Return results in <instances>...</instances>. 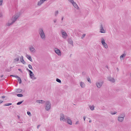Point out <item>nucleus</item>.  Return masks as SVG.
Segmentation results:
<instances>
[{
	"instance_id": "nucleus-55",
	"label": "nucleus",
	"mask_w": 131,
	"mask_h": 131,
	"mask_svg": "<svg viewBox=\"0 0 131 131\" xmlns=\"http://www.w3.org/2000/svg\"><path fill=\"white\" fill-rule=\"evenodd\" d=\"M84 72H82V74H84Z\"/></svg>"
},
{
	"instance_id": "nucleus-4",
	"label": "nucleus",
	"mask_w": 131,
	"mask_h": 131,
	"mask_svg": "<svg viewBox=\"0 0 131 131\" xmlns=\"http://www.w3.org/2000/svg\"><path fill=\"white\" fill-rule=\"evenodd\" d=\"M46 106L45 109L47 111H49L50 108V103L49 101H47L46 102Z\"/></svg>"
},
{
	"instance_id": "nucleus-37",
	"label": "nucleus",
	"mask_w": 131,
	"mask_h": 131,
	"mask_svg": "<svg viewBox=\"0 0 131 131\" xmlns=\"http://www.w3.org/2000/svg\"><path fill=\"white\" fill-rule=\"evenodd\" d=\"M26 70L27 71H28L29 72V73H31V70H30L28 69V68H27L26 69Z\"/></svg>"
},
{
	"instance_id": "nucleus-44",
	"label": "nucleus",
	"mask_w": 131,
	"mask_h": 131,
	"mask_svg": "<svg viewBox=\"0 0 131 131\" xmlns=\"http://www.w3.org/2000/svg\"><path fill=\"white\" fill-rule=\"evenodd\" d=\"M3 102V101L2 100H0V104L2 103Z\"/></svg>"
},
{
	"instance_id": "nucleus-22",
	"label": "nucleus",
	"mask_w": 131,
	"mask_h": 131,
	"mask_svg": "<svg viewBox=\"0 0 131 131\" xmlns=\"http://www.w3.org/2000/svg\"><path fill=\"white\" fill-rule=\"evenodd\" d=\"M19 56H18L17 58L14 59V62H16L19 60Z\"/></svg>"
},
{
	"instance_id": "nucleus-26",
	"label": "nucleus",
	"mask_w": 131,
	"mask_h": 131,
	"mask_svg": "<svg viewBox=\"0 0 131 131\" xmlns=\"http://www.w3.org/2000/svg\"><path fill=\"white\" fill-rule=\"evenodd\" d=\"M23 101H24L23 100V101L19 102H18L17 103V105H19L20 104H21L23 102Z\"/></svg>"
},
{
	"instance_id": "nucleus-36",
	"label": "nucleus",
	"mask_w": 131,
	"mask_h": 131,
	"mask_svg": "<svg viewBox=\"0 0 131 131\" xmlns=\"http://www.w3.org/2000/svg\"><path fill=\"white\" fill-rule=\"evenodd\" d=\"M10 76L12 77H15V78H17V76H17V75H10Z\"/></svg>"
},
{
	"instance_id": "nucleus-7",
	"label": "nucleus",
	"mask_w": 131,
	"mask_h": 131,
	"mask_svg": "<svg viewBox=\"0 0 131 131\" xmlns=\"http://www.w3.org/2000/svg\"><path fill=\"white\" fill-rule=\"evenodd\" d=\"M67 118H65L64 115L63 114H61L60 115V120L61 121L62 120L64 122H66Z\"/></svg>"
},
{
	"instance_id": "nucleus-46",
	"label": "nucleus",
	"mask_w": 131,
	"mask_h": 131,
	"mask_svg": "<svg viewBox=\"0 0 131 131\" xmlns=\"http://www.w3.org/2000/svg\"><path fill=\"white\" fill-rule=\"evenodd\" d=\"M40 125H38V126H37V128H39V127H40Z\"/></svg>"
},
{
	"instance_id": "nucleus-34",
	"label": "nucleus",
	"mask_w": 131,
	"mask_h": 131,
	"mask_svg": "<svg viewBox=\"0 0 131 131\" xmlns=\"http://www.w3.org/2000/svg\"><path fill=\"white\" fill-rule=\"evenodd\" d=\"M3 0H0V6H2V3Z\"/></svg>"
},
{
	"instance_id": "nucleus-31",
	"label": "nucleus",
	"mask_w": 131,
	"mask_h": 131,
	"mask_svg": "<svg viewBox=\"0 0 131 131\" xmlns=\"http://www.w3.org/2000/svg\"><path fill=\"white\" fill-rule=\"evenodd\" d=\"M87 80L89 83H91V81L90 78H87Z\"/></svg>"
},
{
	"instance_id": "nucleus-21",
	"label": "nucleus",
	"mask_w": 131,
	"mask_h": 131,
	"mask_svg": "<svg viewBox=\"0 0 131 131\" xmlns=\"http://www.w3.org/2000/svg\"><path fill=\"white\" fill-rule=\"evenodd\" d=\"M16 91L15 92L17 93H20L22 91V89H16L15 90Z\"/></svg>"
},
{
	"instance_id": "nucleus-48",
	"label": "nucleus",
	"mask_w": 131,
	"mask_h": 131,
	"mask_svg": "<svg viewBox=\"0 0 131 131\" xmlns=\"http://www.w3.org/2000/svg\"><path fill=\"white\" fill-rule=\"evenodd\" d=\"M116 70L117 71H118L119 70V69L118 68H116Z\"/></svg>"
},
{
	"instance_id": "nucleus-49",
	"label": "nucleus",
	"mask_w": 131,
	"mask_h": 131,
	"mask_svg": "<svg viewBox=\"0 0 131 131\" xmlns=\"http://www.w3.org/2000/svg\"><path fill=\"white\" fill-rule=\"evenodd\" d=\"M63 17L62 18L61 20L62 21L63 20Z\"/></svg>"
},
{
	"instance_id": "nucleus-38",
	"label": "nucleus",
	"mask_w": 131,
	"mask_h": 131,
	"mask_svg": "<svg viewBox=\"0 0 131 131\" xmlns=\"http://www.w3.org/2000/svg\"><path fill=\"white\" fill-rule=\"evenodd\" d=\"M85 35H86L85 34H83L81 37V38H83L84 37Z\"/></svg>"
},
{
	"instance_id": "nucleus-33",
	"label": "nucleus",
	"mask_w": 131,
	"mask_h": 131,
	"mask_svg": "<svg viewBox=\"0 0 131 131\" xmlns=\"http://www.w3.org/2000/svg\"><path fill=\"white\" fill-rule=\"evenodd\" d=\"M58 11H56L55 12V16H56L58 14Z\"/></svg>"
},
{
	"instance_id": "nucleus-47",
	"label": "nucleus",
	"mask_w": 131,
	"mask_h": 131,
	"mask_svg": "<svg viewBox=\"0 0 131 131\" xmlns=\"http://www.w3.org/2000/svg\"><path fill=\"white\" fill-rule=\"evenodd\" d=\"M2 98L3 99L4 98H5V96H2Z\"/></svg>"
},
{
	"instance_id": "nucleus-27",
	"label": "nucleus",
	"mask_w": 131,
	"mask_h": 131,
	"mask_svg": "<svg viewBox=\"0 0 131 131\" xmlns=\"http://www.w3.org/2000/svg\"><path fill=\"white\" fill-rule=\"evenodd\" d=\"M17 95L18 97H22L23 96V95L21 94H18Z\"/></svg>"
},
{
	"instance_id": "nucleus-13",
	"label": "nucleus",
	"mask_w": 131,
	"mask_h": 131,
	"mask_svg": "<svg viewBox=\"0 0 131 131\" xmlns=\"http://www.w3.org/2000/svg\"><path fill=\"white\" fill-rule=\"evenodd\" d=\"M100 32L103 33H104L105 32V30L104 29L102 24L101 25L100 27Z\"/></svg>"
},
{
	"instance_id": "nucleus-8",
	"label": "nucleus",
	"mask_w": 131,
	"mask_h": 131,
	"mask_svg": "<svg viewBox=\"0 0 131 131\" xmlns=\"http://www.w3.org/2000/svg\"><path fill=\"white\" fill-rule=\"evenodd\" d=\"M107 79L109 81L112 83H114L115 82V80L112 77L110 76H109L107 77Z\"/></svg>"
},
{
	"instance_id": "nucleus-41",
	"label": "nucleus",
	"mask_w": 131,
	"mask_h": 131,
	"mask_svg": "<svg viewBox=\"0 0 131 131\" xmlns=\"http://www.w3.org/2000/svg\"><path fill=\"white\" fill-rule=\"evenodd\" d=\"M18 70L19 71H20L21 73H22V72H22V71L21 70V69H18Z\"/></svg>"
},
{
	"instance_id": "nucleus-1",
	"label": "nucleus",
	"mask_w": 131,
	"mask_h": 131,
	"mask_svg": "<svg viewBox=\"0 0 131 131\" xmlns=\"http://www.w3.org/2000/svg\"><path fill=\"white\" fill-rule=\"evenodd\" d=\"M19 15L17 14L15 15L12 17V19L8 21L7 23V25L8 26H10L14 23L19 17Z\"/></svg>"
},
{
	"instance_id": "nucleus-9",
	"label": "nucleus",
	"mask_w": 131,
	"mask_h": 131,
	"mask_svg": "<svg viewBox=\"0 0 131 131\" xmlns=\"http://www.w3.org/2000/svg\"><path fill=\"white\" fill-rule=\"evenodd\" d=\"M61 33L64 39H66L68 36L66 32L65 31L62 30L61 31Z\"/></svg>"
},
{
	"instance_id": "nucleus-56",
	"label": "nucleus",
	"mask_w": 131,
	"mask_h": 131,
	"mask_svg": "<svg viewBox=\"0 0 131 131\" xmlns=\"http://www.w3.org/2000/svg\"><path fill=\"white\" fill-rule=\"evenodd\" d=\"M94 131H96V130H95Z\"/></svg>"
},
{
	"instance_id": "nucleus-15",
	"label": "nucleus",
	"mask_w": 131,
	"mask_h": 131,
	"mask_svg": "<svg viewBox=\"0 0 131 131\" xmlns=\"http://www.w3.org/2000/svg\"><path fill=\"white\" fill-rule=\"evenodd\" d=\"M68 41L69 44L71 45L72 46H73V42L71 38H69Z\"/></svg>"
},
{
	"instance_id": "nucleus-42",
	"label": "nucleus",
	"mask_w": 131,
	"mask_h": 131,
	"mask_svg": "<svg viewBox=\"0 0 131 131\" xmlns=\"http://www.w3.org/2000/svg\"><path fill=\"white\" fill-rule=\"evenodd\" d=\"M3 16V15L2 13H0V17H1Z\"/></svg>"
},
{
	"instance_id": "nucleus-16",
	"label": "nucleus",
	"mask_w": 131,
	"mask_h": 131,
	"mask_svg": "<svg viewBox=\"0 0 131 131\" xmlns=\"http://www.w3.org/2000/svg\"><path fill=\"white\" fill-rule=\"evenodd\" d=\"M20 62L24 64H26V63L24 60L23 57V56H21L20 57Z\"/></svg>"
},
{
	"instance_id": "nucleus-45",
	"label": "nucleus",
	"mask_w": 131,
	"mask_h": 131,
	"mask_svg": "<svg viewBox=\"0 0 131 131\" xmlns=\"http://www.w3.org/2000/svg\"><path fill=\"white\" fill-rule=\"evenodd\" d=\"M83 119H84V121H85V116L83 117Z\"/></svg>"
},
{
	"instance_id": "nucleus-14",
	"label": "nucleus",
	"mask_w": 131,
	"mask_h": 131,
	"mask_svg": "<svg viewBox=\"0 0 131 131\" xmlns=\"http://www.w3.org/2000/svg\"><path fill=\"white\" fill-rule=\"evenodd\" d=\"M72 3L73 6L75 7V8H76V9H79V8L78 7V6L75 2H73Z\"/></svg>"
},
{
	"instance_id": "nucleus-50",
	"label": "nucleus",
	"mask_w": 131,
	"mask_h": 131,
	"mask_svg": "<svg viewBox=\"0 0 131 131\" xmlns=\"http://www.w3.org/2000/svg\"><path fill=\"white\" fill-rule=\"evenodd\" d=\"M11 70L10 69H9V70H8V71H7L9 72V71H11Z\"/></svg>"
},
{
	"instance_id": "nucleus-30",
	"label": "nucleus",
	"mask_w": 131,
	"mask_h": 131,
	"mask_svg": "<svg viewBox=\"0 0 131 131\" xmlns=\"http://www.w3.org/2000/svg\"><path fill=\"white\" fill-rule=\"evenodd\" d=\"M28 67L29 69L33 70L32 66L31 64H29L28 65Z\"/></svg>"
},
{
	"instance_id": "nucleus-6",
	"label": "nucleus",
	"mask_w": 131,
	"mask_h": 131,
	"mask_svg": "<svg viewBox=\"0 0 131 131\" xmlns=\"http://www.w3.org/2000/svg\"><path fill=\"white\" fill-rule=\"evenodd\" d=\"M101 43L104 47L107 49L108 48V46L107 44L105 42V40L103 38H102L101 39Z\"/></svg>"
},
{
	"instance_id": "nucleus-17",
	"label": "nucleus",
	"mask_w": 131,
	"mask_h": 131,
	"mask_svg": "<svg viewBox=\"0 0 131 131\" xmlns=\"http://www.w3.org/2000/svg\"><path fill=\"white\" fill-rule=\"evenodd\" d=\"M66 121L67 123L70 125H71L72 124V121L71 119L67 118Z\"/></svg>"
},
{
	"instance_id": "nucleus-25",
	"label": "nucleus",
	"mask_w": 131,
	"mask_h": 131,
	"mask_svg": "<svg viewBox=\"0 0 131 131\" xmlns=\"http://www.w3.org/2000/svg\"><path fill=\"white\" fill-rule=\"evenodd\" d=\"M126 54H122V55H121L120 56V59H121V58H123L124 57H125V56H126Z\"/></svg>"
},
{
	"instance_id": "nucleus-32",
	"label": "nucleus",
	"mask_w": 131,
	"mask_h": 131,
	"mask_svg": "<svg viewBox=\"0 0 131 131\" xmlns=\"http://www.w3.org/2000/svg\"><path fill=\"white\" fill-rule=\"evenodd\" d=\"M110 113L112 115H114L117 113V112L116 111H115L114 112H111Z\"/></svg>"
},
{
	"instance_id": "nucleus-28",
	"label": "nucleus",
	"mask_w": 131,
	"mask_h": 131,
	"mask_svg": "<svg viewBox=\"0 0 131 131\" xmlns=\"http://www.w3.org/2000/svg\"><path fill=\"white\" fill-rule=\"evenodd\" d=\"M12 104L11 103H8L4 105V106H8L11 105Z\"/></svg>"
},
{
	"instance_id": "nucleus-23",
	"label": "nucleus",
	"mask_w": 131,
	"mask_h": 131,
	"mask_svg": "<svg viewBox=\"0 0 131 131\" xmlns=\"http://www.w3.org/2000/svg\"><path fill=\"white\" fill-rule=\"evenodd\" d=\"M89 107L90 109L92 111L94 109V106L93 105L92 106H90Z\"/></svg>"
},
{
	"instance_id": "nucleus-35",
	"label": "nucleus",
	"mask_w": 131,
	"mask_h": 131,
	"mask_svg": "<svg viewBox=\"0 0 131 131\" xmlns=\"http://www.w3.org/2000/svg\"><path fill=\"white\" fill-rule=\"evenodd\" d=\"M27 113L28 115L29 116L31 115L30 112L29 111L27 112Z\"/></svg>"
},
{
	"instance_id": "nucleus-19",
	"label": "nucleus",
	"mask_w": 131,
	"mask_h": 131,
	"mask_svg": "<svg viewBox=\"0 0 131 131\" xmlns=\"http://www.w3.org/2000/svg\"><path fill=\"white\" fill-rule=\"evenodd\" d=\"M80 85L81 88H84L85 86V84L83 82H80Z\"/></svg>"
},
{
	"instance_id": "nucleus-3",
	"label": "nucleus",
	"mask_w": 131,
	"mask_h": 131,
	"mask_svg": "<svg viewBox=\"0 0 131 131\" xmlns=\"http://www.w3.org/2000/svg\"><path fill=\"white\" fill-rule=\"evenodd\" d=\"M125 116V113H123L120 114L117 118V120L119 122H122L124 120V118Z\"/></svg>"
},
{
	"instance_id": "nucleus-43",
	"label": "nucleus",
	"mask_w": 131,
	"mask_h": 131,
	"mask_svg": "<svg viewBox=\"0 0 131 131\" xmlns=\"http://www.w3.org/2000/svg\"><path fill=\"white\" fill-rule=\"evenodd\" d=\"M79 124V121H77L76 123H75V124L77 125V124Z\"/></svg>"
},
{
	"instance_id": "nucleus-51",
	"label": "nucleus",
	"mask_w": 131,
	"mask_h": 131,
	"mask_svg": "<svg viewBox=\"0 0 131 131\" xmlns=\"http://www.w3.org/2000/svg\"><path fill=\"white\" fill-rule=\"evenodd\" d=\"M3 76V75H1V77H2Z\"/></svg>"
},
{
	"instance_id": "nucleus-5",
	"label": "nucleus",
	"mask_w": 131,
	"mask_h": 131,
	"mask_svg": "<svg viewBox=\"0 0 131 131\" xmlns=\"http://www.w3.org/2000/svg\"><path fill=\"white\" fill-rule=\"evenodd\" d=\"M103 83V82L102 81H99L96 82V85L98 88H100L102 86Z\"/></svg>"
},
{
	"instance_id": "nucleus-54",
	"label": "nucleus",
	"mask_w": 131,
	"mask_h": 131,
	"mask_svg": "<svg viewBox=\"0 0 131 131\" xmlns=\"http://www.w3.org/2000/svg\"><path fill=\"white\" fill-rule=\"evenodd\" d=\"M84 72H82V74H84Z\"/></svg>"
},
{
	"instance_id": "nucleus-40",
	"label": "nucleus",
	"mask_w": 131,
	"mask_h": 131,
	"mask_svg": "<svg viewBox=\"0 0 131 131\" xmlns=\"http://www.w3.org/2000/svg\"><path fill=\"white\" fill-rule=\"evenodd\" d=\"M71 3H72L74 2L73 0H68Z\"/></svg>"
},
{
	"instance_id": "nucleus-12",
	"label": "nucleus",
	"mask_w": 131,
	"mask_h": 131,
	"mask_svg": "<svg viewBox=\"0 0 131 131\" xmlns=\"http://www.w3.org/2000/svg\"><path fill=\"white\" fill-rule=\"evenodd\" d=\"M31 73H29V75L30 78L32 79L33 80H34L36 79V78L35 77L34 74L33 73V72L31 71Z\"/></svg>"
},
{
	"instance_id": "nucleus-39",
	"label": "nucleus",
	"mask_w": 131,
	"mask_h": 131,
	"mask_svg": "<svg viewBox=\"0 0 131 131\" xmlns=\"http://www.w3.org/2000/svg\"><path fill=\"white\" fill-rule=\"evenodd\" d=\"M57 21V19H55L53 20V21L54 23H55Z\"/></svg>"
},
{
	"instance_id": "nucleus-10",
	"label": "nucleus",
	"mask_w": 131,
	"mask_h": 131,
	"mask_svg": "<svg viewBox=\"0 0 131 131\" xmlns=\"http://www.w3.org/2000/svg\"><path fill=\"white\" fill-rule=\"evenodd\" d=\"M54 50L55 53L58 56H61V51L59 49L57 48H55Z\"/></svg>"
},
{
	"instance_id": "nucleus-18",
	"label": "nucleus",
	"mask_w": 131,
	"mask_h": 131,
	"mask_svg": "<svg viewBox=\"0 0 131 131\" xmlns=\"http://www.w3.org/2000/svg\"><path fill=\"white\" fill-rule=\"evenodd\" d=\"M26 57L30 61L32 62V60L31 58V56L30 55H28L27 54H26Z\"/></svg>"
},
{
	"instance_id": "nucleus-2",
	"label": "nucleus",
	"mask_w": 131,
	"mask_h": 131,
	"mask_svg": "<svg viewBox=\"0 0 131 131\" xmlns=\"http://www.w3.org/2000/svg\"><path fill=\"white\" fill-rule=\"evenodd\" d=\"M38 32L41 38L43 40H45L46 38L45 35L42 28H40L38 30Z\"/></svg>"
},
{
	"instance_id": "nucleus-53",
	"label": "nucleus",
	"mask_w": 131,
	"mask_h": 131,
	"mask_svg": "<svg viewBox=\"0 0 131 131\" xmlns=\"http://www.w3.org/2000/svg\"><path fill=\"white\" fill-rule=\"evenodd\" d=\"M18 117V118H20V117L19 116H17Z\"/></svg>"
},
{
	"instance_id": "nucleus-52",
	"label": "nucleus",
	"mask_w": 131,
	"mask_h": 131,
	"mask_svg": "<svg viewBox=\"0 0 131 131\" xmlns=\"http://www.w3.org/2000/svg\"><path fill=\"white\" fill-rule=\"evenodd\" d=\"M91 120H90L89 121V123H91Z\"/></svg>"
},
{
	"instance_id": "nucleus-24",
	"label": "nucleus",
	"mask_w": 131,
	"mask_h": 131,
	"mask_svg": "<svg viewBox=\"0 0 131 131\" xmlns=\"http://www.w3.org/2000/svg\"><path fill=\"white\" fill-rule=\"evenodd\" d=\"M17 78H18L17 80L19 81V83L20 84L21 83V80L20 78L18 76H17Z\"/></svg>"
},
{
	"instance_id": "nucleus-29",
	"label": "nucleus",
	"mask_w": 131,
	"mask_h": 131,
	"mask_svg": "<svg viewBox=\"0 0 131 131\" xmlns=\"http://www.w3.org/2000/svg\"><path fill=\"white\" fill-rule=\"evenodd\" d=\"M56 81L57 82L59 83H61V80L60 79L58 78H57L56 79Z\"/></svg>"
},
{
	"instance_id": "nucleus-11",
	"label": "nucleus",
	"mask_w": 131,
	"mask_h": 131,
	"mask_svg": "<svg viewBox=\"0 0 131 131\" xmlns=\"http://www.w3.org/2000/svg\"><path fill=\"white\" fill-rule=\"evenodd\" d=\"M29 49L31 52L34 53L35 52L36 50L32 46L29 47Z\"/></svg>"
},
{
	"instance_id": "nucleus-20",
	"label": "nucleus",
	"mask_w": 131,
	"mask_h": 131,
	"mask_svg": "<svg viewBox=\"0 0 131 131\" xmlns=\"http://www.w3.org/2000/svg\"><path fill=\"white\" fill-rule=\"evenodd\" d=\"M36 102L37 103L41 104H43L45 102V101L41 100H37L36 101Z\"/></svg>"
}]
</instances>
